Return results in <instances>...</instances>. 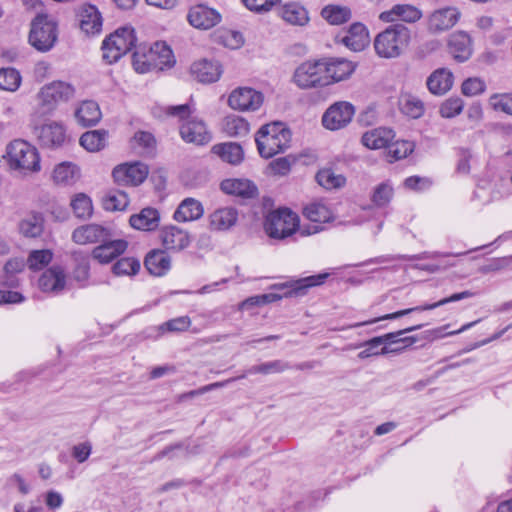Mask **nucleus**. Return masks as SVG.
Wrapping results in <instances>:
<instances>
[{
  "instance_id": "obj_47",
  "label": "nucleus",
  "mask_w": 512,
  "mask_h": 512,
  "mask_svg": "<svg viewBox=\"0 0 512 512\" xmlns=\"http://www.w3.org/2000/svg\"><path fill=\"white\" fill-rule=\"evenodd\" d=\"M322 17L332 25H340L351 18V11L347 7L328 5L321 11Z\"/></svg>"
},
{
  "instance_id": "obj_58",
  "label": "nucleus",
  "mask_w": 512,
  "mask_h": 512,
  "mask_svg": "<svg viewBox=\"0 0 512 512\" xmlns=\"http://www.w3.org/2000/svg\"><path fill=\"white\" fill-rule=\"evenodd\" d=\"M464 108V102L459 97H450L446 99L439 108V113L443 118H454L459 115Z\"/></svg>"
},
{
  "instance_id": "obj_21",
  "label": "nucleus",
  "mask_w": 512,
  "mask_h": 512,
  "mask_svg": "<svg viewBox=\"0 0 512 512\" xmlns=\"http://www.w3.org/2000/svg\"><path fill=\"white\" fill-rule=\"evenodd\" d=\"M448 52L459 63L469 60L473 54L471 36L465 31H455L447 40Z\"/></svg>"
},
{
  "instance_id": "obj_53",
  "label": "nucleus",
  "mask_w": 512,
  "mask_h": 512,
  "mask_svg": "<svg viewBox=\"0 0 512 512\" xmlns=\"http://www.w3.org/2000/svg\"><path fill=\"white\" fill-rule=\"evenodd\" d=\"M53 259V253L49 249L32 250L26 260L28 268L38 271L45 268Z\"/></svg>"
},
{
  "instance_id": "obj_3",
  "label": "nucleus",
  "mask_w": 512,
  "mask_h": 512,
  "mask_svg": "<svg viewBox=\"0 0 512 512\" xmlns=\"http://www.w3.org/2000/svg\"><path fill=\"white\" fill-rule=\"evenodd\" d=\"M76 96V87L67 81L54 80L43 85L36 94V113L53 114L62 103H68Z\"/></svg>"
},
{
  "instance_id": "obj_1",
  "label": "nucleus",
  "mask_w": 512,
  "mask_h": 512,
  "mask_svg": "<svg viewBox=\"0 0 512 512\" xmlns=\"http://www.w3.org/2000/svg\"><path fill=\"white\" fill-rule=\"evenodd\" d=\"M175 64L171 48L162 41L150 47L139 46L133 54V67L136 72L144 74L154 70L162 71Z\"/></svg>"
},
{
  "instance_id": "obj_12",
  "label": "nucleus",
  "mask_w": 512,
  "mask_h": 512,
  "mask_svg": "<svg viewBox=\"0 0 512 512\" xmlns=\"http://www.w3.org/2000/svg\"><path fill=\"white\" fill-rule=\"evenodd\" d=\"M57 40L56 23L47 15H38L31 25L29 42L38 51H49Z\"/></svg>"
},
{
  "instance_id": "obj_31",
  "label": "nucleus",
  "mask_w": 512,
  "mask_h": 512,
  "mask_svg": "<svg viewBox=\"0 0 512 512\" xmlns=\"http://www.w3.org/2000/svg\"><path fill=\"white\" fill-rule=\"evenodd\" d=\"M80 28L88 35H94L102 29V16L98 8L91 4H83L79 8Z\"/></svg>"
},
{
  "instance_id": "obj_63",
  "label": "nucleus",
  "mask_w": 512,
  "mask_h": 512,
  "mask_svg": "<svg viewBox=\"0 0 512 512\" xmlns=\"http://www.w3.org/2000/svg\"><path fill=\"white\" fill-rule=\"evenodd\" d=\"M221 38H222V42H223L224 46H226L230 49H238L244 43L243 36L238 31H233V30L225 31L222 34Z\"/></svg>"
},
{
  "instance_id": "obj_10",
  "label": "nucleus",
  "mask_w": 512,
  "mask_h": 512,
  "mask_svg": "<svg viewBox=\"0 0 512 512\" xmlns=\"http://www.w3.org/2000/svg\"><path fill=\"white\" fill-rule=\"evenodd\" d=\"M421 327L422 325H416L395 333H388L383 336L374 337L365 342V349L358 354V357L364 359L373 355L388 354L390 352L400 351L401 348H389V345L403 343L404 347H406L413 344L415 342L414 337L401 338L400 336L406 332L418 330Z\"/></svg>"
},
{
  "instance_id": "obj_38",
  "label": "nucleus",
  "mask_w": 512,
  "mask_h": 512,
  "mask_svg": "<svg viewBox=\"0 0 512 512\" xmlns=\"http://www.w3.org/2000/svg\"><path fill=\"white\" fill-rule=\"evenodd\" d=\"M394 136L393 130L380 127L364 133L361 141L369 149H381L388 147Z\"/></svg>"
},
{
  "instance_id": "obj_23",
  "label": "nucleus",
  "mask_w": 512,
  "mask_h": 512,
  "mask_svg": "<svg viewBox=\"0 0 512 512\" xmlns=\"http://www.w3.org/2000/svg\"><path fill=\"white\" fill-rule=\"evenodd\" d=\"M76 123L83 127L96 126L102 119V111L94 100H82L75 105L73 112Z\"/></svg>"
},
{
  "instance_id": "obj_24",
  "label": "nucleus",
  "mask_w": 512,
  "mask_h": 512,
  "mask_svg": "<svg viewBox=\"0 0 512 512\" xmlns=\"http://www.w3.org/2000/svg\"><path fill=\"white\" fill-rule=\"evenodd\" d=\"M111 237V229L98 224L82 225L72 233V240L79 245L93 244L108 240Z\"/></svg>"
},
{
  "instance_id": "obj_20",
  "label": "nucleus",
  "mask_w": 512,
  "mask_h": 512,
  "mask_svg": "<svg viewBox=\"0 0 512 512\" xmlns=\"http://www.w3.org/2000/svg\"><path fill=\"white\" fill-rule=\"evenodd\" d=\"M460 16L461 13L456 7L448 6L437 9L428 17V31L434 34L445 32L457 24Z\"/></svg>"
},
{
  "instance_id": "obj_59",
  "label": "nucleus",
  "mask_w": 512,
  "mask_h": 512,
  "mask_svg": "<svg viewBox=\"0 0 512 512\" xmlns=\"http://www.w3.org/2000/svg\"><path fill=\"white\" fill-rule=\"evenodd\" d=\"M488 103L493 110L512 115L511 94H493L490 96Z\"/></svg>"
},
{
  "instance_id": "obj_51",
  "label": "nucleus",
  "mask_w": 512,
  "mask_h": 512,
  "mask_svg": "<svg viewBox=\"0 0 512 512\" xmlns=\"http://www.w3.org/2000/svg\"><path fill=\"white\" fill-rule=\"evenodd\" d=\"M316 180L326 189H336L345 185L346 178L342 174L335 173L332 169H322L316 175Z\"/></svg>"
},
{
  "instance_id": "obj_2",
  "label": "nucleus",
  "mask_w": 512,
  "mask_h": 512,
  "mask_svg": "<svg viewBox=\"0 0 512 512\" xmlns=\"http://www.w3.org/2000/svg\"><path fill=\"white\" fill-rule=\"evenodd\" d=\"M410 41V29L402 24H393L375 36L373 46L378 57L395 59L404 53Z\"/></svg>"
},
{
  "instance_id": "obj_28",
  "label": "nucleus",
  "mask_w": 512,
  "mask_h": 512,
  "mask_svg": "<svg viewBox=\"0 0 512 512\" xmlns=\"http://www.w3.org/2000/svg\"><path fill=\"white\" fill-rule=\"evenodd\" d=\"M38 286L46 293H61L66 287L65 271L60 266H52L40 276Z\"/></svg>"
},
{
  "instance_id": "obj_19",
  "label": "nucleus",
  "mask_w": 512,
  "mask_h": 512,
  "mask_svg": "<svg viewBox=\"0 0 512 512\" xmlns=\"http://www.w3.org/2000/svg\"><path fill=\"white\" fill-rule=\"evenodd\" d=\"M326 78V86L349 78L355 71L356 65L344 58L321 59Z\"/></svg>"
},
{
  "instance_id": "obj_50",
  "label": "nucleus",
  "mask_w": 512,
  "mask_h": 512,
  "mask_svg": "<svg viewBox=\"0 0 512 512\" xmlns=\"http://www.w3.org/2000/svg\"><path fill=\"white\" fill-rule=\"evenodd\" d=\"M22 77L20 72L11 67L0 69V89L15 92L21 85Z\"/></svg>"
},
{
  "instance_id": "obj_49",
  "label": "nucleus",
  "mask_w": 512,
  "mask_h": 512,
  "mask_svg": "<svg viewBox=\"0 0 512 512\" xmlns=\"http://www.w3.org/2000/svg\"><path fill=\"white\" fill-rule=\"evenodd\" d=\"M399 105L401 112L413 119L420 118L425 110L423 102L412 95L402 96Z\"/></svg>"
},
{
  "instance_id": "obj_52",
  "label": "nucleus",
  "mask_w": 512,
  "mask_h": 512,
  "mask_svg": "<svg viewBox=\"0 0 512 512\" xmlns=\"http://www.w3.org/2000/svg\"><path fill=\"white\" fill-rule=\"evenodd\" d=\"M394 195V189L389 181L382 182L374 187L371 201L377 207H384L390 203Z\"/></svg>"
},
{
  "instance_id": "obj_40",
  "label": "nucleus",
  "mask_w": 512,
  "mask_h": 512,
  "mask_svg": "<svg viewBox=\"0 0 512 512\" xmlns=\"http://www.w3.org/2000/svg\"><path fill=\"white\" fill-rule=\"evenodd\" d=\"M52 178L58 185H72L80 178V169L72 162H62L54 168Z\"/></svg>"
},
{
  "instance_id": "obj_11",
  "label": "nucleus",
  "mask_w": 512,
  "mask_h": 512,
  "mask_svg": "<svg viewBox=\"0 0 512 512\" xmlns=\"http://www.w3.org/2000/svg\"><path fill=\"white\" fill-rule=\"evenodd\" d=\"M26 262L22 258H12L4 266L0 275V304H16L24 301V296L11 290L18 286L17 273L22 272Z\"/></svg>"
},
{
  "instance_id": "obj_7",
  "label": "nucleus",
  "mask_w": 512,
  "mask_h": 512,
  "mask_svg": "<svg viewBox=\"0 0 512 512\" xmlns=\"http://www.w3.org/2000/svg\"><path fill=\"white\" fill-rule=\"evenodd\" d=\"M39 113L32 115L33 134L38 143L49 149H58L68 141L67 127L59 120H46L42 123L38 121Z\"/></svg>"
},
{
  "instance_id": "obj_37",
  "label": "nucleus",
  "mask_w": 512,
  "mask_h": 512,
  "mask_svg": "<svg viewBox=\"0 0 512 512\" xmlns=\"http://www.w3.org/2000/svg\"><path fill=\"white\" fill-rule=\"evenodd\" d=\"M145 267L154 276H163L171 268V258L164 251H151L145 258Z\"/></svg>"
},
{
  "instance_id": "obj_27",
  "label": "nucleus",
  "mask_w": 512,
  "mask_h": 512,
  "mask_svg": "<svg viewBox=\"0 0 512 512\" xmlns=\"http://www.w3.org/2000/svg\"><path fill=\"white\" fill-rule=\"evenodd\" d=\"M100 242L101 244L93 249L92 256L102 264L109 263L122 255L128 247V242L124 239L112 240L109 238Z\"/></svg>"
},
{
  "instance_id": "obj_44",
  "label": "nucleus",
  "mask_w": 512,
  "mask_h": 512,
  "mask_svg": "<svg viewBox=\"0 0 512 512\" xmlns=\"http://www.w3.org/2000/svg\"><path fill=\"white\" fill-rule=\"evenodd\" d=\"M44 229V219L41 214H30L19 223V232L28 238L39 237Z\"/></svg>"
},
{
  "instance_id": "obj_26",
  "label": "nucleus",
  "mask_w": 512,
  "mask_h": 512,
  "mask_svg": "<svg viewBox=\"0 0 512 512\" xmlns=\"http://www.w3.org/2000/svg\"><path fill=\"white\" fill-rule=\"evenodd\" d=\"M422 17V11L416 6L409 4H397L390 10L380 13L379 19L385 23H393L403 21L407 23H415Z\"/></svg>"
},
{
  "instance_id": "obj_29",
  "label": "nucleus",
  "mask_w": 512,
  "mask_h": 512,
  "mask_svg": "<svg viewBox=\"0 0 512 512\" xmlns=\"http://www.w3.org/2000/svg\"><path fill=\"white\" fill-rule=\"evenodd\" d=\"M191 73L201 83H214L220 79L223 70L218 61L201 59L192 64Z\"/></svg>"
},
{
  "instance_id": "obj_39",
  "label": "nucleus",
  "mask_w": 512,
  "mask_h": 512,
  "mask_svg": "<svg viewBox=\"0 0 512 512\" xmlns=\"http://www.w3.org/2000/svg\"><path fill=\"white\" fill-rule=\"evenodd\" d=\"M204 213L201 202L194 198L184 199L174 213V219L178 222H187L199 219Z\"/></svg>"
},
{
  "instance_id": "obj_30",
  "label": "nucleus",
  "mask_w": 512,
  "mask_h": 512,
  "mask_svg": "<svg viewBox=\"0 0 512 512\" xmlns=\"http://www.w3.org/2000/svg\"><path fill=\"white\" fill-rule=\"evenodd\" d=\"M163 246L167 250L180 251L188 247L190 237L188 233L177 226H165L160 232Z\"/></svg>"
},
{
  "instance_id": "obj_9",
  "label": "nucleus",
  "mask_w": 512,
  "mask_h": 512,
  "mask_svg": "<svg viewBox=\"0 0 512 512\" xmlns=\"http://www.w3.org/2000/svg\"><path fill=\"white\" fill-rule=\"evenodd\" d=\"M300 220L296 213L287 208L270 212L264 221L266 234L273 239H285L294 234L299 227Z\"/></svg>"
},
{
  "instance_id": "obj_18",
  "label": "nucleus",
  "mask_w": 512,
  "mask_h": 512,
  "mask_svg": "<svg viewBox=\"0 0 512 512\" xmlns=\"http://www.w3.org/2000/svg\"><path fill=\"white\" fill-rule=\"evenodd\" d=\"M147 165L141 162L123 163L113 169L112 176L119 185L137 186L148 176Z\"/></svg>"
},
{
  "instance_id": "obj_64",
  "label": "nucleus",
  "mask_w": 512,
  "mask_h": 512,
  "mask_svg": "<svg viewBox=\"0 0 512 512\" xmlns=\"http://www.w3.org/2000/svg\"><path fill=\"white\" fill-rule=\"evenodd\" d=\"M512 263V257H502L492 259L489 263L483 265L480 268V272L489 273L493 271L502 270L508 268Z\"/></svg>"
},
{
  "instance_id": "obj_15",
  "label": "nucleus",
  "mask_w": 512,
  "mask_h": 512,
  "mask_svg": "<svg viewBox=\"0 0 512 512\" xmlns=\"http://www.w3.org/2000/svg\"><path fill=\"white\" fill-rule=\"evenodd\" d=\"M304 216L313 224L300 228L301 236H310L324 230V224L334 220V213L323 202L308 204L303 210Z\"/></svg>"
},
{
  "instance_id": "obj_41",
  "label": "nucleus",
  "mask_w": 512,
  "mask_h": 512,
  "mask_svg": "<svg viewBox=\"0 0 512 512\" xmlns=\"http://www.w3.org/2000/svg\"><path fill=\"white\" fill-rule=\"evenodd\" d=\"M108 131L104 129L90 130L83 133L79 144L88 152H98L107 145Z\"/></svg>"
},
{
  "instance_id": "obj_57",
  "label": "nucleus",
  "mask_w": 512,
  "mask_h": 512,
  "mask_svg": "<svg viewBox=\"0 0 512 512\" xmlns=\"http://www.w3.org/2000/svg\"><path fill=\"white\" fill-rule=\"evenodd\" d=\"M388 157L391 158V161H397L406 158L409 154H411L415 148L413 142L408 140H398L393 143L388 144Z\"/></svg>"
},
{
  "instance_id": "obj_36",
  "label": "nucleus",
  "mask_w": 512,
  "mask_h": 512,
  "mask_svg": "<svg viewBox=\"0 0 512 512\" xmlns=\"http://www.w3.org/2000/svg\"><path fill=\"white\" fill-rule=\"evenodd\" d=\"M221 190L242 198H251L257 192L256 186L248 179H226L221 182Z\"/></svg>"
},
{
  "instance_id": "obj_32",
  "label": "nucleus",
  "mask_w": 512,
  "mask_h": 512,
  "mask_svg": "<svg viewBox=\"0 0 512 512\" xmlns=\"http://www.w3.org/2000/svg\"><path fill=\"white\" fill-rule=\"evenodd\" d=\"M453 74L446 68H438L433 71L426 81L429 92L436 96L446 94L453 86Z\"/></svg>"
},
{
  "instance_id": "obj_8",
  "label": "nucleus",
  "mask_w": 512,
  "mask_h": 512,
  "mask_svg": "<svg viewBox=\"0 0 512 512\" xmlns=\"http://www.w3.org/2000/svg\"><path fill=\"white\" fill-rule=\"evenodd\" d=\"M136 43L135 31L130 26L118 28L102 43V57L108 64L117 62L128 53Z\"/></svg>"
},
{
  "instance_id": "obj_35",
  "label": "nucleus",
  "mask_w": 512,
  "mask_h": 512,
  "mask_svg": "<svg viewBox=\"0 0 512 512\" xmlns=\"http://www.w3.org/2000/svg\"><path fill=\"white\" fill-rule=\"evenodd\" d=\"M279 16L288 24L304 26L309 21L308 11L296 2L286 3L278 10Z\"/></svg>"
},
{
  "instance_id": "obj_25",
  "label": "nucleus",
  "mask_w": 512,
  "mask_h": 512,
  "mask_svg": "<svg viewBox=\"0 0 512 512\" xmlns=\"http://www.w3.org/2000/svg\"><path fill=\"white\" fill-rule=\"evenodd\" d=\"M237 220L238 211L234 207H220L208 215V228L215 232L227 231L235 226Z\"/></svg>"
},
{
  "instance_id": "obj_60",
  "label": "nucleus",
  "mask_w": 512,
  "mask_h": 512,
  "mask_svg": "<svg viewBox=\"0 0 512 512\" xmlns=\"http://www.w3.org/2000/svg\"><path fill=\"white\" fill-rule=\"evenodd\" d=\"M486 90V83L478 77H470L461 85V92L468 97L482 94Z\"/></svg>"
},
{
  "instance_id": "obj_34",
  "label": "nucleus",
  "mask_w": 512,
  "mask_h": 512,
  "mask_svg": "<svg viewBox=\"0 0 512 512\" xmlns=\"http://www.w3.org/2000/svg\"><path fill=\"white\" fill-rule=\"evenodd\" d=\"M129 223L134 229L152 231L159 226L160 214L157 209L146 207L139 213L132 215Z\"/></svg>"
},
{
  "instance_id": "obj_61",
  "label": "nucleus",
  "mask_w": 512,
  "mask_h": 512,
  "mask_svg": "<svg viewBox=\"0 0 512 512\" xmlns=\"http://www.w3.org/2000/svg\"><path fill=\"white\" fill-rule=\"evenodd\" d=\"M89 261L86 257H80L77 260V265L73 270V278L84 286L89 278Z\"/></svg>"
},
{
  "instance_id": "obj_56",
  "label": "nucleus",
  "mask_w": 512,
  "mask_h": 512,
  "mask_svg": "<svg viewBox=\"0 0 512 512\" xmlns=\"http://www.w3.org/2000/svg\"><path fill=\"white\" fill-rule=\"evenodd\" d=\"M191 325V319L188 316H180L173 318L167 322L162 323L158 327L154 328L157 332L156 338L160 337L166 332H182L187 330Z\"/></svg>"
},
{
  "instance_id": "obj_54",
  "label": "nucleus",
  "mask_w": 512,
  "mask_h": 512,
  "mask_svg": "<svg viewBox=\"0 0 512 512\" xmlns=\"http://www.w3.org/2000/svg\"><path fill=\"white\" fill-rule=\"evenodd\" d=\"M329 277L328 273H320L294 281L291 285L296 295H304L307 289L322 285Z\"/></svg>"
},
{
  "instance_id": "obj_16",
  "label": "nucleus",
  "mask_w": 512,
  "mask_h": 512,
  "mask_svg": "<svg viewBox=\"0 0 512 512\" xmlns=\"http://www.w3.org/2000/svg\"><path fill=\"white\" fill-rule=\"evenodd\" d=\"M473 295H474V293L471 292V291H462V292H459V293H454L451 296L443 298V299H441V300H439V301H437L435 303L424 304V305L416 306V307H413V308H408V309L400 310V311H397V312H394V313L386 314L384 316H381V317H378V318H375V319H371V320H367V321H363V322H359V323H355V324L349 325L347 328H357V327H360V326H366V325H370V324L376 323V322L381 321V320L397 319V318H400L402 316L408 315V314H410L412 312H416V311L433 310V309H435L437 307L443 306V305L451 303V302H456V301H460V300H463V299L470 298Z\"/></svg>"
},
{
  "instance_id": "obj_22",
  "label": "nucleus",
  "mask_w": 512,
  "mask_h": 512,
  "mask_svg": "<svg viewBox=\"0 0 512 512\" xmlns=\"http://www.w3.org/2000/svg\"><path fill=\"white\" fill-rule=\"evenodd\" d=\"M187 20L197 29L208 30L221 21L220 13L204 4L194 5L189 9Z\"/></svg>"
},
{
  "instance_id": "obj_45",
  "label": "nucleus",
  "mask_w": 512,
  "mask_h": 512,
  "mask_svg": "<svg viewBox=\"0 0 512 512\" xmlns=\"http://www.w3.org/2000/svg\"><path fill=\"white\" fill-rule=\"evenodd\" d=\"M128 204V195L121 190H111L102 199L103 208L107 211H123Z\"/></svg>"
},
{
  "instance_id": "obj_48",
  "label": "nucleus",
  "mask_w": 512,
  "mask_h": 512,
  "mask_svg": "<svg viewBox=\"0 0 512 512\" xmlns=\"http://www.w3.org/2000/svg\"><path fill=\"white\" fill-rule=\"evenodd\" d=\"M140 268L141 263L137 258L122 257L112 266V272L116 276L132 277L138 274Z\"/></svg>"
},
{
  "instance_id": "obj_62",
  "label": "nucleus",
  "mask_w": 512,
  "mask_h": 512,
  "mask_svg": "<svg viewBox=\"0 0 512 512\" xmlns=\"http://www.w3.org/2000/svg\"><path fill=\"white\" fill-rule=\"evenodd\" d=\"M278 299V296L275 294H263V295H256L247 298L246 300L242 301L239 305L240 310L249 309L254 306H260L266 303H270L274 300Z\"/></svg>"
},
{
  "instance_id": "obj_17",
  "label": "nucleus",
  "mask_w": 512,
  "mask_h": 512,
  "mask_svg": "<svg viewBox=\"0 0 512 512\" xmlns=\"http://www.w3.org/2000/svg\"><path fill=\"white\" fill-rule=\"evenodd\" d=\"M263 101V94L250 87H238L228 97V105L238 111H256Z\"/></svg>"
},
{
  "instance_id": "obj_43",
  "label": "nucleus",
  "mask_w": 512,
  "mask_h": 512,
  "mask_svg": "<svg viewBox=\"0 0 512 512\" xmlns=\"http://www.w3.org/2000/svg\"><path fill=\"white\" fill-rule=\"evenodd\" d=\"M222 131L229 137H242L249 133V123L238 115H228L221 123Z\"/></svg>"
},
{
  "instance_id": "obj_13",
  "label": "nucleus",
  "mask_w": 512,
  "mask_h": 512,
  "mask_svg": "<svg viewBox=\"0 0 512 512\" xmlns=\"http://www.w3.org/2000/svg\"><path fill=\"white\" fill-rule=\"evenodd\" d=\"M294 83L301 89L326 87L322 60L300 64L293 75Z\"/></svg>"
},
{
  "instance_id": "obj_5",
  "label": "nucleus",
  "mask_w": 512,
  "mask_h": 512,
  "mask_svg": "<svg viewBox=\"0 0 512 512\" xmlns=\"http://www.w3.org/2000/svg\"><path fill=\"white\" fill-rule=\"evenodd\" d=\"M13 170L27 175L41 170L40 155L36 147L24 140H14L6 148L3 156Z\"/></svg>"
},
{
  "instance_id": "obj_6",
  "label": "nucleus",
  "mask_w": 512,
  "mask_h": 512,
  "mask_svg": "<svg viewBox=\"0 0 512 512\" xmlns=\"http://www.w3.org/2000/svg\"><path fill=\"white\" fill-rule=\"evenodd\" d=\"M168 113L184 121L180 126V135L185 142L206 145L211 141L212 136L205 123L196 117H191L189 105L183 104L170 107Z\"/></svg>"
},
{
  "instance_id": "obj_14",
  "label": "nucleus",
  "mask_w": 512,
  "mask_h": 512,
  "mask_svg": "<svg viewBox=\"0 0 512 512\" xmlns=\"http://www.w3.org/2000/svg\"><path fill=\"white\" fill-rule=\"evenodd\" d=\"M355 114V107L347 101H338L330 105L322 115V125L331 131L346 127Z\"/></svg>"
},
{
  "instance_id": "obj_42",
  "label": "nucleus",
  "mask_w": 512,
  "mask_h": 512,
  "mask_svg": "<svg viewBox=\"0 0 512 512\" xmlns=\"http://www.w3.org/2000/svg\"><path fill=\"white\" fill-rule=\"evenodd\" d=\"M212 152L232 165L239 164L244 157L242 147L233 142L216 144L212 147Z\"/></svg>"
},
{
  "instance_id": "obj_4",
  "label": "nucleus",
  "mask_w": 512,
  "mask_h": 512,
  "mask_svg": "<svg viewBox=\"0 0 512 512\" xmlns=\"http://www.w3.org/2000/svg\"><path fill=\"white\" fill-rule=\"evenodd\" d=\"M255 141L261 157L268 159L290 146L291 132L283 123L273 122L258 130Z\"/></svg>"
},
{
  "instance_id": "obj_55",
  "label": "nucleus",
  "mask_w": 512,
  "mask_h": 512,
  "mask_svg": "<svg viewBox=\"0 0 512 512\" xmlns=\"http://www.w3.org/2000/svg\"><path fill=\"white\" fill-rule=\"evenodd\" d=\"M71 207L78 218H89L93 212L92 200L84 193H78L72 198Z\"/></svg>"
},
{
  "instance_id": "obj_46",
  "label": "nucleus",
  "mask_w": 512,
  "mask_h": 512,
  "mask_svg": "<svg viewBox=\"0 0 512 512\" xmlns=\"http://www.w3.org/2000/svg\"><path fill=\"white\" fill-rule=\"evenodd\" d=\"M290 366L287 362L282 360H273L265 363H261L258 365L251 366L246 374H243L238 377V379L245 378L247 374H276L284 372L285 370L289 369Z\"/></svg>"
},
{
  "instance_id": "obj_33",
  "label": "nucleus",
  "mask_w": 512,
  "mask_h": 512,
  "mask_svg": "<svg viewBox=\"0 0 512 512\" xmlns=\"http://www.w3.org/2000/svg\"><path fill=\"white\" fill-rule=\"evenodd\" d=\"M368 37L369 34L366 26L362 23H354L340 41L350 50L357 52L366 47Z\"/></svg>"
}]
</instances>
